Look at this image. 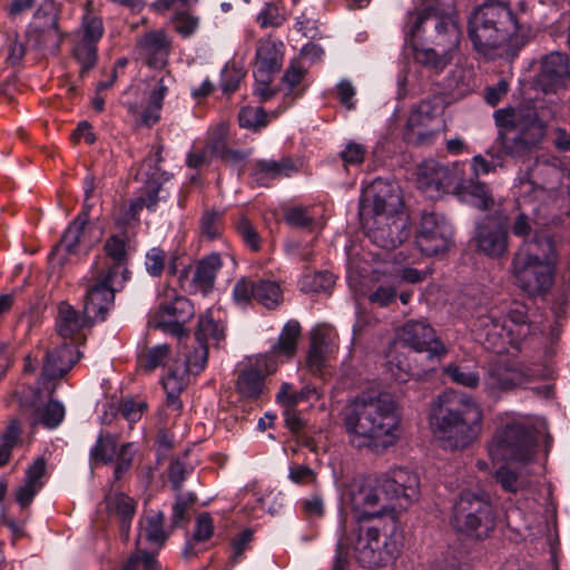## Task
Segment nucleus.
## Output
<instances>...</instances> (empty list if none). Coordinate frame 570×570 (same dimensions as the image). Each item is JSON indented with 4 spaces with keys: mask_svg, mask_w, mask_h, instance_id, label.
<instances>
[{
    "mask_svg": "<svg viewBox=\"0 0 570 570\" xmlns=\"http://www.w3.org/2000/svg\"><path fill=\"white\" fill-rule=\"evenodd\" d=\"M401 420L392 395L362 394L346 406L343 425L353 448L381 454L400 440Z\"/></svg>",
    "mask_w": 570,
    "mask_h": 570,
    "instance_id": "obj_1",
    "label": "nucleus"
},
{
    "mask_svg": "<svg viewBox=\"0 0 570 570\" xmlns=\"http://www.w3.org/2000/svg\"><path fill=\"white\" fill-rule=\"evenodd\" d=\"M529 33L528 23L504 1H485L469 18V39L475 51L489 59L515 57Z\"/></svg>",
    "mask_w": 570,
    "mask_h": 570,
    "instance_id": "obj_2",
    "label": "nucleus"
},
{
    "mask_svg": "<svg viewBox=\"0 0 570 570\" xmlns=\"http://www.w3.org/2000/svg\"><path fill=\"white\" fill-rule=\"evenodd\" d=\"M482 410L469 396L453 392L440 394L431 404L430 428L444 449L462 450L482 430Z\"/></svg>",
    "mask_w": 570,
    "mask_h": 570,
    "instance_id": "obj_3",
    "label": "nucleus"
},
{
    "mask_svg": "<svg viewBox=\"0 0 570 570\" xmlns=\"http://www.w3.org/2000/svg\"><path fill=\"white\" fill-rule=\"evenodd\" d=\"M494 120L502 151L515 159H524L540 149L548 132V122L534 106L498 109Z\"/></svg>",
    "mask_w": 570,
    "mask_h": 570,
    "instance_id": "obj_4",
    "label": "nucleus"
},
{
    "mask_svg": "<svg viewBox=\"0 0 570 570\" xmlns=\"http://www.w3.org/2000/svg\"><path fill=\"white\" fill-rule=\"evenodd\" d=\"M554 245L549 237H535L520 248L511 263L517 286L530 297H543L554 283Z\"/></svg>",
    "mask_w": 570,
    "mask_h": 570,
    "instance_id": "obj_5",
    "label": "nucleus"
},
{
    "mask_svg": "<svg viewBox=\"0 0 570 570\" xmlns=\"http://www.w3.org/2000/svg\"><path fill=\"white\" fill-rule=\"evenodd\" d=\"M395 530L396 524L392 527L391 521L358 524L351 537L338 540L335 559L342 544V557L345 560L344 570L347 566L350 547L362 567H386L396 559L400 552L399 543L394 538Z\"/></svg>",
    "mask_w": 570,
    "mask_h": 570,
    "instance_id": "obj_6",
    "label": "nucleus"
},
{
    "mask_svg": "<svg viewBox=\"0 0 570 570\" xmlns=\"http://www.w3.org/2000/svg\"><path fill=\"white\" fill-rule=\"evenodd\" d=\"M473 332L484 348L501 354L510 345L518 348L531 334L532 327L528 322L527 307L515 303L503 317L498 309L479 315L473 323Z\"/></svg>",
    "mask_w": 570,
    "mask_h": 570,
    "instance_id": "obj_7",
    "label": "nucleus"
},
{
    "mask_svg": "<svg viewBox=\"0 0 570 570\" xmlns=\"http://www.w3.org/2000/svg\"><path fill=\"white\" fill-rule=\"evenodd\" d=\"M402 198L396 185L384 179H375L363 195V208H371L375 224L379 227L373 232V239L384 248L395 247L403 239V234L394 236V230L405 227V219L401 213Z\"/></svg>",
    "mask_w": 570,
    "mask_h": 570,
    "instance_id": "obj_8",
    "label": "nucleus"
},
{
    "mask_svg": "<svg viewBox=\"0 0 570 570\" xmlns=\"http://www.w3.org/2000/svg\"><path fill=\"white\" fill-rule=\"evenodd\" d=\"M449 522L459 537L482 541L495 528V512L487 495L462 491L453 503Z\"/></svg>",
    "mask_w": 570,
    "mask_h": 570,
    "instance_id": "obj_9",
    "label": "nucleus"
},
{
    "mask_svg": "<svg viewBox=\"0 0 570 570\" xmlns=\"http://www.w3.org/2000/svg\"><path fill=\"white\" fill-rule=\"evenodd\" d=\"M381 492L379 478L353 479L345 485L342 502L358 524L391 521L393 527L397 522L396 510L394 507L382 502Z\"/></svg>",
    "mask_w": 570,
    "mask_h": 570,
    "instance_id": "obj_10",
    "label": "nucleus"
},
{
    "mask_svg": "<svg viewBox=\"0 0 570 570\" xmlns=\"http://www.w3.org/2000/svg\"><path fill=\"white\" fill-rule=\"evenodd\" d=\"M406 28V36L413 39L423 33L428 43L444 52L455 53L462 39L458 17L436 7L411 13Z\"/></svg>",
    "mask_w": 570,
    "mask_h": 570,
    "instance_id": "obj_11",
    "label": "nucleus"
},
{
    "mask_svg": "<svg viewBox=\"0 0 570 570\" xmlns=\"http://www.w3.org/2000/svg\"><path fill=\"white\" fill-rule=\"evenodd\" d=\"M534 446L533 430L512 420L493 435L489 444V455L493 461L528 462L534 454Z\"/></svg>",
    "mask_w": 570,
    "mask_h": 570,
    "instance_id": "obj_12",
    "label": "nucleus"
},
{
    "mask_svg": "<svg viewBox=\"0 0 570 570\" xmlns=\"http://www.w3.org/2000/svg\"><path fill=\"white\" fill-rule=\"evenodd\" d=\"M126 282L100 269H92L85 295L83 313L87 320L105 321L108 311L114 306L115 293L120 291Z\"/></svg>",
    "mask_w": 570,
    "mask_h": 570,
    "instance_id": "obj_13",
    "label": "nucleus"
},
{
    "mask_svg": "<svg viewBox=\"0 0 570 570\" xmlns=\"http://www.w3.org/2000/svg\"><path fill=\"white\" fill-rule=\"evenodd\" d=\"M225 326L219 320L218 311L208 309L199 316L195 332L197 345L194 346L193 351L184 352L186 362L195 375L206 367L209 346H219L220 342L225 341Z\"/></svg>",
    "mask_w": 570,
    "mask_h": 570,
    "instance_id": "obj_14",
    "label": "nucleus"
},
{
    "mask_svg": "<svg viewBox=\"0 0 570 570\" xmlns=\"http://www.w3.org/2000/svg\"><path fill=\"white\" fill-rule=\"evenodd\" d=\"M509 218L502 210H495L475 225L473 240L476 250L490 258H500L509 247Z\"/></svg>",
    "mask_w": 570,
    "mask_h": 570,
    "instance_id": "obj_15",
    "label": "nucleus"
},
{
    "mask_svg": "<svg viewBox=\"0 0 570 570\" xmlns=\"http://www.w3.org/2000/svg\"><path fill=\"white\" fill-rule=\"evenodd\" d=\"M379 485L386 499L406 509L420 498V479L407 468H393L379 476Z\"/></svg>",
    "mask_w": 570,
    "mask_h": 570,
    "instance_id": "obj_16",
    "label": "nucleus"
},
{
    "mask_svg": "<svg viewBox=\"0 0 570 570\" xmlns=\"http://www.w3.org/2000/svg\"><path fill=\"white\" fill-rule=\"evenodd\" d=\"M194 314L193 303L184 296L176 295L173 299L160 303L158 309L151 314L149 324L181 340L188 337L184 325Z\"/></svg>",
    "mask_w": 570,
    "mask_h": 570,
    "instance_id": "obj_17",
    "label": "nucleus"
},
{
    "mask_svg": "<svg viewBox=\"0 0 570 570\" xmlns=\"http://www.w3.org/2000/svg\"><path fill=\"white\" fill-rule=\"evenodd\" d=\"M452 236L453 228L443 216L435 213H424L415 243L424 255H439L449 249Z\"/></svg>",
    "mask_w": 570,
    "mask_h": 570,
    "instance_id": "obj_18",
    "label": "nucleus"
},
{
    "mask_svg": "<svg viewBox=\"0 0 570 570\" xmlns=\"http://www.w3.org/2000/svg\"><path fill=\"white\" fill-rule=\"evenodd\" d=\"M400 341L415 352H425L431 361L446 354L443 343L436 338L434 330L423 321H407L399 331Z\"/></svg>",
    "mask_w": 570,
    "mask_h": 570,
    "instance_id": "obj_19",
    "label": "nucleus"
},
{
    "mask_svg": "<svg viewBox=\"0 0 570 570\" xmlns=\"http://www.w3.org/2000/svg\"><path fill=\"white\" fill-rule=\"evenodd\" d=\"M282 297V289L274 281L243 277L233 288V298L238 305H247L254 299L272 309L281 304Z\"/></svg>",
    "mask_w": 570,
    "mask_h": 570,
    "instance_id": "obj_20",
    "label": "nucleus"
},
{
    "mask_svg": "<svg viewBox=\"0 0 570 570\" xmlns=\"http://www.w3.org/2000/svg\"><path fill=\"white\" fill-rule=\"evenodd\" d=\"M277 363L268 355H259L239 370L236 390L244 399L256 400L265 389L264 379L274 373Z\"/></svg>",
    "mask_w": 570,
    "mask_h": 570,
    "instance_id": "obj_21",
    "label": "nucleus"
},
{
    "mask_svg": "<svg viewBox=\"0 0 570 570\" xmlns=\"http://www.w3.org/2000/svg\"><path fill=\"white\" fill-rule=\"evenodd\" d=\"M171 49L173 38L164 29L150 30L136 41L139 58L153 69H163L167 66Z\"/></svg>",
    "mask_w": 570,
    "mask_h": 570,
    "instance_id": "obj_22",
    "label": "nucleus"
},
{
    "mask_svg": "<svg viewBox=\"0 0 570 570\" xmlns=\"http://www.w3.org/2000/svg\"><path fill=\"white\" fill-rule=\"evenodd\" d=\"M222 258L213 253L202 258L195 266L184 268L179 275L181 287L189 292L207 294L214 288L216 275L222 268Z\"/></svg>",
    "mask_w": 570,
    "mask_h": 570,
    "instance_id": "obj_23",
    "label": "nucleus"
},
{
    "mask_svg": "<svg viewBox=\"0 0 570 570\" xmlns=\"http://www.w3.org/2000/svg\"><path fill=\"white\" fill-rule=\"evenodd\" d=\"M456 170L435 160H425L417 170L419 188L431 197L446 193L456 185Z\"/></svg>",
    "mask_w": 570,
    "mask_h": 570,
    "instance_id": "obj_24",
    "label": "nucleus"
},
{
    "mask_svg": "<svg viewBox=\"0 0 570 570\" xmlns=\"http://www.w3.org/2000/svg\"><path fill=\"white\" fill-rule=\"evenodd\" d=\"M94 244L95 240L89 238L88 213H80L77 218L68 226L61 237L60 243L52 249L50 259L53 262L61 253H88Z\"/></svg>",
    "mask_w": 570,
    "mask_h": 570,
    "instance_id": "obj_25",
    "label": "nucleus"
},
{
    "mask_svg": "<svg viewBox=\"0 0 570 570\" xmlns=\"http://www.w3.org/2000/svg\"><path fill=\"white\" fill-rule=\"evenodd\" d=\"M285 45L272 37L261 38L256 43L254 77L267 78L282 68Z\"/></svg>",
    "mask_w": 570,
    "mask_h": 570,
    "instance_id": "obj_26",
    "label": "nucleus"
},
{
    "mask_svg": "<svg viewBox=\"0 0 570 570\" xmlns=\"http://www.w3.org/2000/svg\"><path fill=\"white\" fill-rule=\"evenodd\" d=\"M187 0H155L151 8L158 12L173 11L170 23L178 36L184 39L193 37L199 28L200 19L186 9Z\"/></svg>",
    "mask_w": 570,
    "mask_h": 570,
    "instance_id": "obj_27",
    "label": "nucleus"
},
{
    "mask_svg": "<svg viewBox=\"0 0 570 570\" xmlns=\"http://www.w3.org/2000/svg\"><path fill=\"white\" fill-rule=\"evenodd\" d=\"M164 524L165 514L161 511L150 510L141 515L135 540L137 551H140L141 548H150V550L158 552L168 539Z\"/></svg>",
    "mask_w": 570,
    "mask_h": 570,
    "instance_id": "obj_28",
    "label": "nucleus"
},
{
    "mask_svg": "<svg viewBox=\"0 0 570 570\" xmlns=\"http://www.w3.org/2000/svg\"><path fill=\"white\" fill-rule=\"evenodd\" d=\"M130 249L131 246L125 233L110 235L104 244V252L111 261V264L100 268V271L119 277L122 281H128L130 272L127 265Z\"/></svg>",
    "mask_w": 570,
    "mask_h": 570,
    "instance_id": "obj_29",
    "label": "nucleus"
},
{
    "mask_svg": "<svg viewBox=\"0 0 570 570\" xmlns=\"http://www.w3.org/2000/svg\"><path fill=\"white\" fill-rule=\"evenodd\" d=\"M29 37L38 47L58 46L60 41L58 19L51 4L37 10L30 26Z\"/></svg>",
    "mask_w": 570,
    "mask_h": 570,
    "instance_id": "obj_30",
    "label": "nucleus"
},
{
    "mask_svg": "<svg viewBox=\"0 0 570 570\" xmlns=\"http://www.w3.org/2000/svg\"><path fill=\"white\" fill-rule=\"evenodd\" d=\"M523 382V374L519 370L510 367L501 361L490 362L483 377L484 389L492 396L511 390Z\"/></svg>",
    "mask_w": 570,
    "mask_h": 570,
    "instance_id": "obj_31",
    "label": "nucleus"
},
{
    "mask_svg": "<svg viewBox=\"0 0 570 570\" xmlns=\"http://www.w3.org/2000/svg\"><path fill=\"white\" fill-rule=\"evenodd\" d=\"M570 75L569 59L566 53L551 52L541 61V71L538 75V83L544 92L554 90L566 77Z\"/></svg>",
    "mask_w": 570,
    "mask_h": 570,
    "instance_id": "obj_32",
    "label": "nucleus"
},
{
    "mask_svg": "<svg viewBox=\"0 0 570 570\" xmlns=\"http://www.w3.org/2000/svg\"><path fill=\"white\" fill-rule=\"evenodd\" d=\"M80 358L73 343L63 342L47 353L42 374L51 380L62 377Z\"/></svg>",
    "mask_w": 570,
    "mask_h": 570,
    "instance_id": "obj_33",
    "label": "nucleus"
},
{
    "mask_svg": "<svg viewBox=\"0 0 570 570\" xmlns=\"http://www.w3.org/2000/svg\"><path fill=\"white\" fill-rule=\"evenodd\" d=\"M174 82V78L166 73L159 78L154 89L149 95V102L147 108L139 112L138 107L132 104H128V111L132 116H140V121L147 127L154 126L160 118V109L163 108V100L168 94L169 86Z\"/></svg>",
    "mask_w": 570,
    "mask_h": 570,
    "instance_id": "obj_34",
    "label": "nucleus"
},
{
    "mask_svg": "<svg viewBox=\"0 0 570 570\" xmlns=\"http://www.w3.org/2000/svg\"><path fill=\"white\" fill-rule=\"evenodd\" d=\"M296 171L297 167L288 157L279 160L259 159L253 164L252 176L259 185L267 186L269 181L291 177Z\"/></svg>",
    "mask_w": 570,
    "mask_h": 570,
    "instance_id": "obj_35",
    "label": "nucleus"
},
{
    "mask_svg": "<svg viewBox=\"0 0 570 570\" xmlns=\"http://www.w3.org/2000/svg\"><path fill=\"white\" fill-rule=\"evenodd\" d=\"M189 374L195 373L190 368L189 364L185 361V364H176L170 367L167 375L161 381L167 394L166 405L173 411H179L181 409L179 394L188 385Z\"/></svg>",
    "mask_w": 570,
    "mask_h": 570,
    "instance_id": "obj_36",
    "label": "nucleus"
},
{
    "mask_svg": "<svg viewBox=\"0 0 570 570\" xmlns=\"http://www.w3.org/2000/svg\"><path fill=\"white\" fill-rule=\"evenodd\" d=\"M90 323H94V321L87 320L85 313L80 315L66 302L59 304L56 327L61 338H70L71 343L77 342L80 337L81 330Z\"/></svg>",
    "mask_w": 570,
    "mask_h": 570,
    "instance_id": "obj_37",
    "label": "nucleus"
},
{
    "mask_svg": "<svg viewBox=\"0 0 570 570\" xmlns=\"http://www.w3.org/2000/svg\"><path fill=\"white\" fill-rule=\"evenodd\" d=\"M317 206H292L284 210V220L293 228L313 232L323 228Z\"/></svg>",
    "mask_w": 570,
    "mask_h": 570,
    "instance_id": "obj_38",
    "label": "nucleus"
},
{
    "mask_svg": "<svg viewBox=\"0 0 570 570\" xmlns=\"http://www.w3.org/2000/svg\"><path fill=\"white\" fill-rule=\"evenodd\" d=\"M440 112V107L431 100H424L413 108L406 121V130L419 138L428 134L430 125Z\"/></svg>",
    "mask_w": 570,
    "mask_h": 570,
    "instance_id": "obj_39",
    "label": "nucleus"
},
{
    "mask_svg": "<svg viewBox=\"0 0 570 570\" xmlns=\"http://www.w3.org/2000/svg\"><path fill=\"white\" fill-rule=\"evenodd\" d=\"M136 501L125 493H116L107 498V508L119 518L120 534L125 541L129 539L131 519L136 513Z\"/></svg>",
    "mask_w": 570,
    "mask_h": 570,
    "instance_id": "obj_40",
    "label": "nucleus"
},
{
    "mask_svg": "<svg viewBox=\"0 0 570 570\" xmlns=\"http://www.w3.org/2000/svg\"><path fill=\"white\" fill-rule=\"evenodd\" d=\"M456 194L468 199L481 210H489L494 206V199L488 186L478 180H465L454 187Z\"/></svg>",
    "mask_w": 570,
    "mask_h": 570,
    "instance_id": "obj_41",
    "label": "nucleus"
},
{
    "mask_svg": "<svg viewBox=\"0 0 570 570\" xmlns=\"http://www.w3.org/2000/svg\"><path fill=\"white\" fill-rule=\"evenodd\" d=\"M307 70L301 60H292L287 69L285 70L282 82L287 87V91L284 94L282 108L286 110L291 107L295 99L303 95V89L298 88L302 80L304 79Z\"/></svg>",
    "mask_w": 570,
    "mask_h": 570,
    "instance_id": "obj_42",
    "label": "nucleus"
},
{
    "mask_svg": "<svg viewBox=\"0 0 570 570\" xmlns=\"http://www.w3.org/2000/svg\"><path fill=\"white\" fill-rule=\"evenodd\" d=\"M473 88V71L465 67L456 66L444 79V89L454 99L466 96Z\"/></svg>",
    "mask_w": 570,
    "mask_h": 570,
    "instance_id": "obj_43",
    "label": "nucleus"
},
{
    "mask_svg": "<svg viewBox=\"0 0 570 570\" xmlns=\"http://www.w3.org/2000/svg\"><path fill=\"white\" fill-rule=\"evenodd\" d=\"M301 336V325L297 321H288L278 337V341L273 345L269 355L273 360L275 356L291 357L295 354L297 342Z\"/></svg>",
    "mask_w": 570,
    "mask_h": 570,
    "instance_id": "obj_44",
    "label": "nucleus"
},
{
    "mask_svg": "<svg viewBox=\"0 0 570 570\" xmlns=\"http://www.w3.org/2000/svg\"><path fill=\"white\" fill-rule=\"evenodd\" d=\"M117 446L118 436L116 434L100 433L89 452L90 464L94 466L100 463H111L115 460Z\"/></svg>",
    "mask_w": 570,
    "mask_h": 570,
    "instance_id": "obj_45",
    "label": "nucleus"
},
{
    "mask_svg": "<svg viewBox=\"0 0 570 570\" xmlns=\"http://www.w3.org/2000/svg\"><path fill=\"white\" fill-rule=\"evenodd\" d=\"M283 111L281 106L271 114H267L262 107H244L238 115L239 126L256 131L266 127L272 119L277 118Z\"/></svg>",
    "mask_w": 570,
    "mask_h": 570,
    "instance_id": "obj_46",
    "label": "nucleus"
},
{
    "mask_svg": "<svg viewBox=\"0 0 570 570\" xmlns=\"http://www.w3.org/2000/svg\"><path fill=\"white\" fill-rule=\"evenodd\" d=\"M214 533V521L209 513H200L196 519L195 531L190 540L187 541L183 553L186 558L197 553L195 547L198 543L206 542Z\"/></svg>",
    "mask_w": 570,
    "mask_h": 570,
    "instance_id": "obj_47",
    "label": "nucleus"
},
{
    "mask_svg": "<svg viewBox=\"0 0 570 570\" xmlns=\"http://www.w3.org/2000/svg\"><path fill=\"white\" fill-rule=\"evenodd\" d=\"M452 52L441 51L439 48L432 46L431 48L415 49V60L433 70L434 72H441L453 59Z\"/></svg>",
    "mask_w": 570,
    "mask_h": 570,
    "instance_id": "obj_48",
    "label": "nucleus"
},
{
    "mask_svg": "<svg viewBox=\"0 0 570 570\" xmlns=\"http://www.w3.org/2000/svg\"><path fill=\"white\" fill-rule=\"evenodd\" d=\"M65 417V407L57 400H50L46 405L36 407L33 411V421L36 424H42L48 429L57 428Z\"/></svg>",
    "mask_w": 570,
    "mask_h": 570,
    "instance_id": "obj_49",
    "label": "nucleus"
},
{
    "mask_svg": "<svg viewBox=\"0 0 570 570\" xmlns=\"http://www.w3.org/2000/svg\"><path fill=\"white\" fill-rule=\"evenodd\" d=\"M72 56L80 66V76L83 77L97 63V43L77 39L72 49Z\"/></svg>",
    "mask_w": 570,
    "mask_h": 570,
    "instance_id": "obj_50",
    "label": "nucleus"
},
{
    "mask_svg": "<svg viewBox=\"0 0 570 570\" xmlns=\"http://www.w3.org/2000/svg\"><path fill=\"white\" fill-rule=\"evenodd\" d=\"M104 23L100 17L91 10H87L82 16L80 28L77 32V39L97 43L104 36Z\"/></svg>",
    "mask_w": 570,
    "mask_h": 570,
    "instance_id": "obj_51",
    "label": "nucleus"
},
{
    "mask_svg": "<svg viewBox=\"0 0 570 570\" xmlns=\"http://www.w3.org/2000/svg\"><path fill=\"white\" fill-rule=\"evenodd\" d=\"M335 283L331 272L322 271L306 273L299 281L301 289L305 293H320L330 291Z\"/></svg>",
    "mask_w": 570,
    "mask_h": 570,
    "instance_id": "obj_52",
    "label": "nucleus"
},
{
    "mask_svg": "<svg viewBox=\"0 0 570 570\" xmlns=\"http://www.w3.org/2000/svg\"><path fill=\"white\" fill-rule=\"evenodd\" d=\"M443 372L453 383L459 385L475 389L480 384L479 374L468 366L449 364Z\"/></svg>",
    "mask_w": 570,
    "mask_h": 570,
    "instance_id": "obj_53",
    "label": "nucleus"
},
{
    "mask_svg": "<svg viewBox=\"0 0 570 570\" xmlns=\"http://www.w3.org/2000/svg\"><path fill=\"white\" fill-rule=\"evenodd\" d=\"M170 355V347L167 344H158L148 348L139 358L140 365L147 371H154L165 364Z\"/></svg>",
    "mask_w": 570,
    "mask_h": 570,
    "instance_id": "obj_54",
    "label": "nucleus"
},
{
    "mask_svg": "<svg viewBox=\"0 0 570 570\" xmlns=\"http://www.w3.org/2000/svg\"><path fill=\"white\" fill-rule=\"evenodd\" d=\"M200 230L208 239L217 238L223 232V213L206 209L200 218Z\"/></svg>",
    "mask_w": 570,
    "mask_h": 570,
    "instance_id": "obj_55",
    "label": "nucleus"
},
{
    "mask_svg": "<svg viewBox=\"0 0 570 570\" xmlns=\"http://www.w3.org/2000/svg\"><path fill=\"white\" fill-rule=\"evenodd\" d=\"M163 191L161 187L150 185L147 187L145 193L137 197L130 205V210L134 215H136L138 212H140L142 208L147 209H154L158 202L161 198H165V196H160V193Z\"/></svg>",
    "mask_w": 570,
    "mask_h": 570,
    "instance_id": "obj_56",
    "label": "nucleus"
},
{
    "mask_svg": "<svg viewBox=\"0 0 570 570\" xmlns=\"http://www.w3.org/2000/svg\"><path fill=\"white\" fill-rule=\"evenodd\" d=\"M134 443H124L116 453V464L114 470L115 480H120L122 475L130 469L135 458Z\"/></svg>",
    "mask_w": 570,
    "mask_h": 570,
    "instance_id": "obj_57",
    "label": "nucleus"
},
{
    "mask_svg": "<svg viewBox=\"0 0 570 570\" xmlns=\"http://www.w3.org/2000/svg\"><path fill=\"white\" fill-rule=\"evenodd\" d=\"M288 479L297 485H314L317 482V472L308 465L294 463L288 468Z\"/></svg>",
    "mask_w": 570,
    "mask_h": 570,
    "instance_id": "obj_58",
    "label": "nucleus"
},
{
    "mask_svg": "<svg viewBox=\"0 0 570 570\" xmlns=\"http://www.w3.org/2000/svg\"><path fill=\"white\" fill-rule=\"evenodd\" d=\"M236 230L244 240V243L250 247L252 250H258L261 247V238L253 224L247 217L242 216L236 222Z\"/></svg>",
    "mask_w": 570,
    "mask_h": 570,
    "instance_id": "obj_59",
    "label": "nucleus"
},
{
    "mask_svg": "<svg viewBox=\"0 0 570 570\" xmlns=\"http://www.w3.org/2000/svg\"><path fill=\"white\" fill-rule=\"evenodd\" d=\"M166 264V253L158 247H153L146 254L145 266L150 276L158 277L161 275Z\"/></svg>",
    "mask_w": 570,
    "mask_h": 570,
    "instance_id": "obj_60",
    "label": "nucleus"
},
{
    "mask_svg": "<svg viewBox=\"0 0 570 570\" xmlns=\"http://www.w3.org/2000/svg\"><path fill=\"white\" fill-rule=\"evenodd\" d=\"M495 480L507 492L515 493L519 489L524 487L523 481L518 478L517 473L507 466L498 469Z\"/></svg>",
    "mask_w": 570,
    "mask_h": 570,
    "instance_id": "obj_61",
    "label": "nucleus"
},
{
    "mask_svg": "<svg viewBox=\"0 0 570 570\" xmlns=\"http://www.w3.org/2000/svg\"><path fill=\"white\" fill-rule=\"evenodd\" d=\"M257 20L262 28L281 27L285 21V17L281 13L277 6L266 3L258 14Z\"/></svg>",
    "mask_w": 570,
    "mask_h": 570,
    "instance_id": "obj_62",
    "label": "nucleus"
},
{
    "mask_svg": "<svg viewBox=\"0 0 570 570\" xmlns=\"http://www.w3.org/2000/svg\"><path fill=\"white\" fill-rule=\"evenodd\" d=\"M301 508L307 519H318L324 515V500L318 493L301 500Z\"/></svg>",
    "mask_w": 570,
    "mask_h": 570,
    "instance_id": "obj_63",
    "label": "nucleus"
},
{
    "mask_svg": "<svg viewBox=\"0 0 570 570\" xmlns=\"http://www.w3.org/2000/svg\"><path fill=\"white\" fill-rule=\"evenodd\" d=\"M227 126L225 124H220L209 132L207 148L216 156L222 154V151H224L227 146Z\"/></svg>",
    "mask_w": 570,
    "mask_h": 570,
    "instance_id": "obj_64",
    "label": "nucleus"
}]
</instances>
